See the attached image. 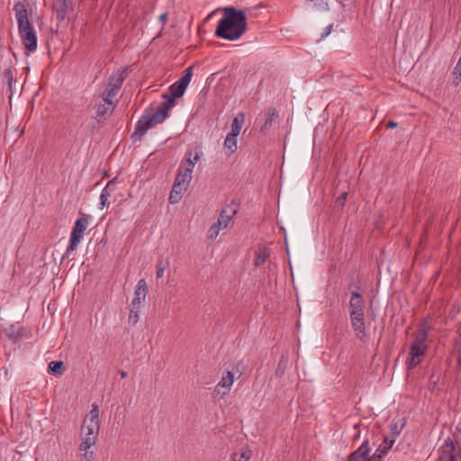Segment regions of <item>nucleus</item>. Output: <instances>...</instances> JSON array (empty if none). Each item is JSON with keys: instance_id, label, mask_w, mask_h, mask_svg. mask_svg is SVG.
<instances>
[{"instance_id": "obj_27", "label": "nucleus", "mask_w": 461, "mask_h": 461, "mask_svg": "<svg viewBox=\"0 0 461 461\" xmlns=\"http://www.w3.org/2000/svg\"><path fill=\"white\" fill-rule=\"evenodd\" d=\"M140 306H137L134 304H131V310H130V314H129V322L131 323L132 325H135L138 321H139V316H140Z\"/></svg>"}, {"instance_id": "obj_28", "label": "nucleus", "mask_w": 461, "mask_h": 461, "mask_svg": "<svg viewBox=\"0 0 461 461\" xmlns=\"http://www.w3.org/2000/svg\"><path fill=\"white\" fill-rule=\"evenodd\" d=\"M232 461H249L251 457V451L249 448H243L240 455L232 454Z\"/></svg>"}, {"instance_id": "obj_34", "label": "nucleus", "mask_w": 461, "mask_h": 461, "mask_svg": "<svg viewBox=\"0 0 461 461\" xmlns=\"http://www.w3.org/2000/svg\"><path fill=\"white\" fill-rule=\"evenodd\" d=\"M182 198V193L176 190H171L169 194V203L172 204L177 203Z\"/></svg>"}, {"instance_id": "obj_17", "label": "nucleus", "mask_w": 461, "mask_h": 461, "mask_svg": "<svg viewBox=\"0 0 461 461\" xmlns=\"http://www.w3.org/2000/svg\"><path fill=\"white\" fill-rule=\"evenodd\" d=\"M70 5L71 3L67 0H56L54 2L53 10L59 21H63L66 18Z\"/></svg>"}, {"instance_id": "obj_7", "label": "nucleus", "mask_w": 461, "mask_h": 461, "mask_svg": "<svg viewBox=\"0 0 461 461\" xmlns=\"http://www.w3.org/2000/svg\"><path fill=\"white\" fill-rule=\"evenodd\" d=\"M438 461H461V447L447 438L439 449Z\"/></svg>"}, {"instance_id": "obj_33", "label": "nucleus", "mask_w": 461, "mask_h": 461, "mask_svg": "<svg viewBox=\"0 0 461 461\" xmlns=\"http://www.w3.org/2000/svg\"><path fill=\"white\" fill-rule=\"evenodd\" d=\"M200 158V156L198 153H195L194 159H192L190 157L185 161L184 168H190L191 173L193 172V169L194 167L195 162H197Z\"/></svg>"}, {"instance_id": "obj_11", "label": "nucleus", "mask_w": 461, "mask_h": 461, "mask_svg": "<svg viewBox=\"0 0 461 461\" xmlns=\"http://www.w3.org/2000/svg\"><path fill=\"white\" fill-rule=\"evenodd\" d=\"M239 205L231 203L230 204L226 205L220 213L218 218L219 225L223 227H227L230 221L233 218L234 215L238 212Z\"/></svg>"}, {"instance_id": "obj_37", "label": "nucleus", "mask_w": 461, "mask_h": 461, "mask_svg": "<svg viewBox=\"0 0 461 461\" xmlns=\"http://www.w3.org/2000/svg\"><path fill=\"white\" fill-rule=\"evenodd\" d=\"M95 454L93 451L88 452L87 450L81 456V461H94Z\"/></svg>"}, {"instance_id": "obj_24", "label": "nucleus", "mask_w": 461, "mask_h": 461, "mask_svg": "<svg viewBox=\"0 0 461 461\" xmlns=\"http://www.w3.org/2000/svg\"><path fill=\"white\" fill-rule=\"evenodd\" d=\"M192 77H193V67L191 66L185 69L184 75L176 82L180 86H182L184 88L186 89V87L188 86V85L191 82Z\"/></svg>"}, {"instance_id": "obj_15", "label": "nucleus", "mask_w": 461, "mask_h": 461, "mask_svg": "<svg viewBox=\"0 0 461 461\" xmlns=\"http://www.w3.org/2000/svg\"><path fill=\"white\" fill-rule=\"evenodd\" d=\"M185 88L180 86L177 82H175L168 87V92L163 94L162 97L165 101H173L176 103V99L183 96Z\"/></svg>"}, {"instance_id": "obj_2", "label": "nucleus", "mask_w": 461, "mask_h": 461, "mask_svg": "<svg viewBox=\"0 0 461 461\" xmlns=\"http://www.w3.org/2000/svg\"><path fill=\"white\" fill-rule=\"evenodd\" d=\"M175 106V102L165 101L154 113L146 110L140 119L138 121L135 131L131 138L133 141L140 140L147 131L159 123H162L168 116V112Z\"/></svg>"}, {"instance_id": "obj_16", "label": "nucleus", "mask_w": 461, "mask_h": 461, "mask_svg": "<svg viewBox=\"0 0 461 461\" xmlns=\"http://www.w3.org/2000/svg\"><path fill=\"white\" fill-rule=\"evenodd\" d=\"M349 310H365V299L364 293L362 292H352L348 303Z\"/></svg>"}, {"instance_id": "obj_39", "label": "nucleus", "mask_w": 461, "mask_h": 461, "mask_svg": "<svg viewBox=\"0 0 461 461\" xmlns=\"http://www.w3.org/2000/svg\"><path fill=\"white\" fill-rule=\"evenodd\" d=\"M384 456L379 453L377 450L372 455H369L370 461H381Z\"/></svg>"}, {"instance_id": "obj_4", "label": "nucleus", "mask_w": 461, "mask_h": 461, "mask_svg": "<svg viewBox=\"0 0 461 461\" xmlns=\"http://www.w3.org/2000/svg\"><path fill=\"white\" fill-rule=\"evenodd\" d=\"M99 411L96 404L93 405L92 410L86 414L81 427V444L79 450L86 451L94 446L97 440L99 433Z\"/></svg>"}, {"instance_id": "obj_31", "label": "nucleus", "mask_w": 461, "mask_h": 461, "mask_svg": "<svg viewBox=\"0 0 461 461\" xmlns=\"http://www.w3.org/2000/svg\"><path fill=\"white\" fill-rule=\"evenodd\" d=\"M348 290L350 294L352 292H356V291L364 293V291L361 287V279L358 277L357 281L350 283L348 285Z\"/></svg>"}, {"instance_id": "obj_25", "label": "nucleus", "mask_w": 461, "mask_h": 461, "mask_svg": "<svg viewBox=\"0 0 461 461\" xmlns=\"http://www.w3.org/2000/svg\"><path fill=\"white\" fill-rule=\"evenodd\" d=\"M224 147L230 150V153H234L237 149V136L234 133H228L224 140Z\"/></svg>"}, {"instance_id": "obj_46", "label": "nucleus", "mask_w": 461, "mask_h": 461, "mask_svg": "<svg viewBox=\"0 0 461 461\" xmlns=\"http://www.w3.org/2000/svg\"><path fill=\"white\" fill-rule=\"evenodd\" d=\"M359 437V431H357V433L354 436V438H357Z\"/></svg>"}, {"instance_id": "obj_14", "label": "nucleus", "mask_w": 461, "mask_h": 461, "mask_svg": "<svg viewBox=\"0 0 461 461\" xmlns=\"http://www.w3.org/2000/svg\"><path fill=\"white\" fill-rule=\"evenodd\" d=\"M126 78V69H119L109 78L108 88L119 91Z\"/></svg>"}, {"instance_id": "obj_5", "label": "nucleus", "mask_w": 461, "mask_h": 461, "mask_svg": "<svg viewBox=\"0 0 461 461\" xmlns=\"http://www.w3.org/2000/svg\"><path fill=\"white\" fill-rule=\"evenodd\" d=\"M427 337L428 333L425 330H418L415 335L406 359V365L409 369L416 367L420 363V357L424 356L427 350Z\"/></svg>"}, {"instance_id": "obj_6", "label": "nucleus", "mask_w": 461, "mask_h": 461, "mask_svg": "<svg viewBox=\"0 0 461 461\" xmlns=\"http://www.w3.org/2000/svg\"><path fill=\"white\" fill-rule=\"evenodd\" d=\"M88 222L89 215L87 214H82L81 217L76 221L70 235L69 245L67 248V254L77 249L83 238V234L88 226Z\"/></svg>"}, {"instance_id": "obj_18", "label": "nucleus", "mask_w": 461, "mask_h": 461, "mask_svg": "<svg viewBox=\"0 0 461 461\" xmlns=\"http://www.w3.org/2000/svg\"><path fill=\"white\" fill-rule=\"evenodd\" d=\"M270 257V249L267 247H259L256 251V258L254 260V266L258 267L266 263L267 258Z\"/></svg>"}, {"instance_id": "obj_42", "label": "nucleus", "mask_w": 461, "mask_h": 461, "mask_svg": "<svg viewBox=\"0 0 461 461\" xmlns=\"http://www.w3.org/2000/svg\"><path fill=\"white\" fill-rule=\"evenodd\" d=\"M159 21L161 22L162 25H164L167 21V13H163L160 14Z\"/></svg>"}, {"instance_id": "obj_26", "label": "nucleus", "mask_w": 461, "mask_h": 461, "mask_svg": "<svg viewBox=\"0 0 461 461\" xmlns=\"http://www.w3.org/2000/svg\"><path fill=\"white\" fill-rule=\"evenodd\" d=\"M393 443L394 439H389L388 437H385L376 450L384 456L388 453L389 449H391Z\"/></svg>"}, {"instance_id": "obj_20", "label": "nucleus", "mask_w": 461, "mask_h": 461, "mask_svg": "<svg viewBox=\"0 0 461 461\" xmlns=\"http://www.w3.org/2000/svg\"><path fill=\"white\" fill-rule=\"evenodd\" d=\"M49 373L56 375H61L66 372V366L63 361H51L48 366Z\"/></svg>"}, {"instance_id": "obj_32", "label": "nucleus", "mask_w": 461, "mask_h": 461, "mask_svg": "<svg viewBox=\"0 0 461 461\" xmlns=\"http://www.w3.org/2000/svg\"><path fill=\"white\" fill-rule=\"evenodd\" d=\"M4 77L6 79L7 81V84H8V89L9 91L12 93L13 92V89H12V86H13V81H14V75H13V71L11 68H6L5 71H4Z\"/></svg>"}, {"instance_id": "obj_43", "label": "nucleus", "mask_w": 461, "mask_h": 461, "mask_svg": "<svg viewBox=\"0 0 461 461\" xmlns=\"http://www.w3.org/2000/svg\"><path fill=\"white\" fill-rule=\"evenodd\" d=\"M397 127V122H393V121H389L388 123H387V128H396Z\"/></svg>"}, {"instance_id": "obj_13", "label": "nucleus", "mask_w": 461, "mask_h": 461, "mask_svg": "<svg viewBox=\"0 0 461 461\" xmlns=\"http://www.w3.org/2000/svg\"><path fill=\"white\" fill-rule=\"evenodd\" d=\"M279 114L276 108L269 107L266 112V120L264 124L260 127L259 132L262 134H266L273 126V123L276 122Z\"/></svg>"}, {"instance_id": "obj_1", "label": "nucleus", "mask_w": 461, "mask_h": 461, "mask_svg": "<svg viewBox=\"0 0 461 461\" xmlns=\"http://www.w3.org/2000/svg\"><path fill=\"white\" fill-rule=\"evenodd\" d=\"M224 15L219 21L215 35L219 38L236 41L247 31V18L243 10H237L233 6L223 9Z\"/></svg>"}, {"instance_id": "obj_40", "label": "nucleus", "mask_w": 461, "mask_h": 461, "mask_svg": "<svg viewBox=\"0 0 461 461\" xmlns=\"http://www.w3.org/2000/svg\"><path fill=\"white\" fill-rule=\"evenodd\" d=\"M164 272H165V267H162L160 264L157 266V272H156V275H157V277L158 278H161L164 275Z\"/></svg>"}, {"instance_id": "obj_41", "label": "nucleus", "mask_w": 461, "mask_h": 461, "mask_svg": "<svg viewBox=\"0 0 461 461\" xmlns=\"http://www.w3.org/2000/svg\"><path fill=\"white\" fill-rule=\"evenodd\" d=\"M332 28H333L332 24H330L329 26H327L325 28L324 32L321 33V39H324L325 37H327L331 32Z\"/></svg>"}, {"instance_id": "obj_35", "label": "nucleus", "mask_w": 461, "mask_h": 461, "mask_svg": "<svg viewBox=\"0 0 461 461\" xmlns=\"http://www.w3.org/2000/svg\"><path fill=\"white\" fill-rule=\"evenodd\" d=\"M118 91H115L111 88H107L106 95L104 97V102H105L109 105H113V98L116 95Z\"/></svg>"}, {"instance_id": "obj_47", "label": "nucleus", "mask_w": 461, "mask_h": 461, "mask_svg": "<svg viewBox=\"0 0 461 461\" xmlns=\"http://www.w3.org/2000/svg\"><path fill=\"white\" fill-rule=\"evenodd\" d=\"M358 428H359V424H356V425L354 426V429H357Z\"/></svg>"}, {"instance_id": "obj_45", "label": "nucleus", "mask_w": 461, "mask_h": 461, "mask_svg": "<svg viewBox=\"0 0 461 461\" xmlns=\"http://www.w3.org/2000/svg\"><path fill=\"white\" fill-rule=\"evenodd\" d=\"M401 432V430H397V425L395 424L394 425V428H393V434L394 435H399Z\"/></svg>"}, {"instance_id": "obj_19", "label": "nucleus", "mask_w": 461, "mask_h": 461, "mask_svg": "<svg viewBox=\"0 0 461 461\" xmlns=\"http://www.w3.org/2000/svg\"><path fill=\"white\" fill-rule=\"evenodd\" d=\"M245 122V115L243 113H239L233 119L231 123V131L230 133H234L238 136Z\"/></svg>"}, {"instance_id": "obj_21", "label": "nucleus", "mask_w": 461, "mask_h": 461, "mask_svg": "<svg viewBox=\"0 0 461 461\" xmlns=\"http://www.w3.org/2000/svg\"><path fill=\"white\" fill-rule=\"evenodd\" d=\"M115 185V179L110 180L106 186L103 189L100 195V203L102 207L105 206L108 203V197L111 195V192L113 191V187Z\"/></svg>"}, {"instance_id": "obj_9", "label": "nucleus", "mask_w": 461, "mask_h": 461, "mask_svg": "<svg viewBox=\"0 0 461 461\" xmlns=\"http://www.w3.org/2000/svg\"><path fill=\"white\" fill-rule=\"evenodd\" d=\"M234 383V375L231 371H226L220 382L216 384L214 393L221 396L227 395Z\"/></svg>"}, {"instance_id": "obj_30", "label": "nucleus", "mask_w": 461, "mask_h": 461, "mask_svg": "<svg viewBox=\"0 0 461 461\" xmlns=\"http://www.w3.org/2000/svg\"><path fill=\"white\" fill-rule=\"evenodd\" d=\"M347 196H348V193L346 192H343L335 201V203H334V209L335 210H341L344 205H345V202L347 200Z\"/></svg>"}, {"instance_id": "obj_22", "label": "nucleus", "mask_w": 461, "mask_h": 461, "mask_svg": "<svg viewBox=\"0 0 461 461\" xmlns=\"http://www.w3.org/2000/svg\"><path fill=\"white\" fill-rule=\"evenodd\" d=\"M113 112V105L107 104L105 102L96 106V117L101 119H106Z\"/></svg>"}, {"instance_id": "obj_10", "label": "nucleus", "mask_w": 461, "mask_h": 461, "mask_svg": "<svg viewBox=\"0 0 461 461\" xmlns=\"http://www.w3.org/2000/svg\"><path fill=\"white\" fill-rule=\"evenodd\" d=\"M371 448L368 440L366 439L357 450L349 454L347 461H370L369 454Z\"/></svg>"}, {"instance_id": "obj_29", "label": "nucleus", "mask_w": 461, "mask_h": 461, "mask_svg": "<svg viewBox=\"0 0 461 461\" xmlns=\"http://www.w3.org/2000/svg\"><path fill=\"white\" fill-rule=\"evenodd\" d=\"M225 227L219 225V221H217L216 223L212 224L209 230H208V237L210 239H215L219 235V231L221 229H224Z\"/></svg>"}, {"instance_id": "obj_38", "label": "nucleus", "mask_w": 461, "mask_h": 461, "mask_svg": "<svg viewBox=\"0 0 461 461\" xmlns=\"http://www.w3.org/2000/svg\"><path fill=\"white\" fill-rule=\"evenodd\" d=\"M22 330L14 331L12 330L7 334L8 338L14 341H16L18 339L22 337Z\"/></svg>"}, {"instance_id": "obj_12", "label": "nucleus", "mask_w": 461, "mask_h": 461, "mask_svg": "<svg viewBox=\"0 0 461 461\" xmlns=\"http://www.w3.org/2000/svg\"><path fill=\"white\" fill-rule=\"evenodd\" d=\"M148 285L145 279H140L137 283L134 298L131 302V304L140 306L141 303L145 301L146 296L148 294Z\"/></svg>"}, {"instance_id": "obj_36", "label": "nucleus", "mask_w": 461, "mask_h": 461, "mask_svg": "<svg viewBox=\"0 0 461 461\" xmlns=\"http://www.w3.org/2000/svg\"><path fill=\"white\" fill-rule=\"evenodd\" d=\"M187 188V185L181 184L179 180H175L174 185L172 190L180 191V193H183V191H185Z\"/></svg>"}, {"instance_id": "obj_44", "label": "nucleus", "mask_w": 461, "mask_h": 461, "mask_svg": "<svg viewBox=\"0 0 461 461\" xmlns=\"http://www.w3.org/2000/svg\"><path fill=\"white\" fill-rule=\"evenodd\" d=\"M119 375H120L121 378H126L127 377V372H125L123 370H120L119 371Z\"/></svg>"}, {"instance_id": "obj_3", "label": "nucleus", "mask_w": 461, "mask_h": 461, "mask_svg": "<svg viewBox=\"0 0 461 461\" xmlns=\"http://www.w3.org/2000/svg\"><path fill=\"white\" fill-rule=\"evenodd\" d=\"M14 10L18 23L19 34L28 55L29 53L35 51L37 49L38 41L36 32L29 21L28 12L23 2H17L14 6Z\"/></svg>"}, {"instance_id": "obj_8", "label": "nucleus", "mask_w": 461, "mask_h": 461, "mask_svg": "<svg viewBox=\"0 0 461 461\" xmlns=\"http://www.w3.org/2000/svg\"><path fill=\"white\" fill-rule=\"evenodd\" d=\"M349 318L356 335L362 339L366 336L365 310H349Z\"/></svg>"}, {"instance_id": "obj_23", "label": "nucleus", "mask_w": 461, "mask_h": 461, "mask_svg": "<svg viewBox=\"0 0 461 461\" xmlns=\"http://www.w3.org/2000/svg\"><path fill=\"white\" fill-rule=\"evenodd\" d=\"M192 178V173L190 168H180L175 180H179L181 184L188 186L189 182Z\"/></svg>"}]
</instances>
